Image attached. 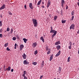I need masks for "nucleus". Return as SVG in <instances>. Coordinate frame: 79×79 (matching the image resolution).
I'll use <instances>...</instances> for the list:
<instances>
[{"label":"nucleus","instance_id":"nucleus-23","mask_svg":"<svg viewBox=\"0 0 79 79\" xmlns=\"http://www.w3.org/2000/svg\"><path fill=\"white\" fill-rule=\"evenodd\" d=\"M13 29L12 28L11 29H10V32L11 33V34H12V33H13Z\"/></svg>","mask_w":79,"mask_h":79},{"label":"nucleus","instance_id":"nucleus-7","mask_svg":"<svg viewBox=\"0 0 79 79\" xmlns=\"http://www.w3.org/2000/svg\"><path fill=\"white\" fill-rule=\"evenodd\" d=\"M52 33H53L54 34H55L56 35V32H57L55 30H53L52 31H50V33H52Z\"/></svg>","mask_w":79,"mask_h":79},{"label":"nucleus","instance_id":"nucleus-64","mask_svg":"<svg viewBox=\"0 0 79 79\" xmlns=\"http://www.w3.org/2000/svg\"><path fill=\"white\" fill-rule=\"evenodd\" d=\"M46 0V1H47V0Z\"/></svg>","mask_w":79,"mask_h":79},{"label":"nucleus","instance_id":"nucleus-53","mask_svg":"<svg viewBox=\"0 0 79 79\" xmlns=\"http://www.w3.org/2000/svg\"><path fill=\"white\" fill-rule=\"evenodd\" d=\"M61 6H62V7H63V6H64V4H61Z\"/></svg>","mask_w":79,"mask_h":79},{"label":"nucleus","instance_id":"nucleus-31","mask_svg":"<svg viewBox=\"0 0 79 79\" xmlns=\"http://www.w3.org/2000/svg\"><path fill=\"white\" fill-rule=\"evenodd\" d=\"M74 16H73L72 17V19H71V21H73L74 20Z\"/></svg>","mask_w":79,"mask_h":79},{"label":"nucleus","instance_id":"nucleus-19","mask_svg":"<svg viewBox=\"0 0 79 79\" xmlns=\"http://www.w3.org/2000/svg\"><path fill=\"white\" fill-rule=\"evenodd\" d=\"M40 1H39L37 3L38 5H40V3L42 2V0H40Z\"/></svg>","mask_w":79,"mask_h":79},{"label":"nucleus","instance_id":"nucleus-8","mask_svg":"<svg viewBox=\"0 0 79 79\" xmlns=\"http://www.w3.org/2000/svg\"><path fill=\"white\" fill-rule=\"evenodd\" d=\"M36 46H37V43L36 42L32 44V47H33L35 48Z\"/></svg>","mask_w":79,"mask_h":79},{"label":"nucleus","instance_id":"nucleus-51","mask_svg":"<svg viewBox=\"0 0 79 79\" xmlns=\"http://www.w3.org/2000/svg\"><path fill=\"white\" fill-rule=\"evenodd\" d=\"M16 46H17V44H16H16H15V47H16Z\"/></svg>","mask_w":79,"mask_h":79},{"label":"nucleus","instance_id":"nucleus-29","mask_svg":"<svg viewBox=\"0 0 79 79\" xmlns=\"http://www.w3.org/2000/svg\"><path fill=\"white\" fill-rule=\"evenodd\" d=\"M13 40H15L16 39V38L15 37H14L12 39Z\"/></svg>","mask_w":79,"mask_h":79},{"label":"nucleus","instance_id":"nucleus-17","mask_svg":"<svg viewBox=\"0 0 79 79\" xmlns=\"http://www.w3.org/2000/svg\"><path fill=\"white\" fill-rule=\"evenodd\" d=\"M52 59H53V54L51 55V56L50 57L49 61H51L52 60Z\"/></svg>","mask_w":79,"mask_h":79},{"label":"nucleus","instance_id":"nucleus-10","mask_svg":"<svg viewBox=\"0 0 79 79\" xmlns=\"http://www.w3.org/2000/svg\"><path fill=\"white\" fill-rule=\"evenodd\" d=\"M23 47H24V45L23 44H21L20 46V50H22L23 48Z\"/></svg>","mask_w":79,"mask_h":79},{"label":"nucleus","instance_id":"nucleus-30","mask_svg":"<svg viewBox=\"0 0 79 79\" xmlns=\"http://www.w3.org/2000/svg\"><path fill=\"white\" fill-rule=\"evenodd\" d=\"M74 11H73L71 13L72 16H73L74 15Z\"/></svg>","mask_w":79,"mask_h":79},{"label":"nucleus","instance_id":"nucleus-62","mask_svg":"<svg viewBox=\"0 0 79 79\" xmlns=\"http://www.w3.org/2000/svg\"><path fill=\"white\" fill-rule=\"evenodd\" d=\"M78 0V2H79V0Z\"/></svg>","mask_w":79,"mask_h":79},{"label":"nucleus","instance_id":"nucleus-18","mask_svg":"<svg viewBox=\"0 0 79 79\" xmlns=\"http://www.w3.org/2000/svg\"><path fill=\"white\" fill-rule=\"evenodd\" d=\"M23 40H24V42H25V43H26V42H27V39H26V38H23Z\"/></svg>","mask_w":79,"mask_h":79},{"label":"nucleus","instance_id":"nucleus-36","mask_svg":"<svg viewBox=\"0 0 79 79\" xmlns=\"http://www.w3.org/2000/svg\"><path fill=\"white\" fill-rule=\"evenodd\" d=\"M2 26V21H0V26Z\"/></svg>","mask_w":79,"mask_h":79},{"label":"nucleus","instance_id":"nucleus-15","mask_svg":"<svg viewBox=\"0 0 79 79\" xmlns=\"http://www.w3.org/2000/svg\"><path fill=\"white\" fill-rule=\"evenodd\" d=\"M61 44V43H60V41H58L55 43V45H59V44Z\"/></svg>","mask_w":79,"mask_h":79},{"label":"nucleus","instance_id":"nucleus-37","mask_svg":"<svg viewBox=\"0 0 79 79\" xmlns=\"http://www.w3.org/2000/svg\"><path fill=\"white\" fill-rule=\"evenodd\" d=\"M69 44L70 45V46H71L72 45V43L70 41V43H69Z\"/></svg>","mask_w":79,"mask_h":79},{"label":"nucleus","instance_id":"nucleus-4","mask_svg":"<svg viewBox=\"0 0 79 79\" xmlns=\"http://www.w3.org/2000/svg\"><path fill=\"white\" fill-rule=\"evenodd\" d=\"M6 6L5 4H3L2 6L0 8V10H3V9H4L5 8Z\"/></svg>","mask_w":79,"mask_h":79},{"label":"nucleus","instance_id":"nucleus-52","mask_svg":"<svg viewBox=\"0 0 79 79\" xmlns=\"http://www.w3.org/2000/svg\"><path fill=\"white\" fill-rule=\"evenodd\" d=\"M9 14L10 15H12V13H11V12H10Z\"/></svg>","mask_w":79,"mask_h":79},{"label":"nucleus","instance_id":"nucleus-35","mask_svg":"<svg viewBox=\"0 0 79 79\" xmlns=\"http://www.w3.org/2000/svg\"><path fill=\"white\" fill-rule=\"evenodd\" d=\"M65 6L66 7V9H67H67L68 8V6L67 5H65Z\"/></svg>","mask_w":79,"mask_h":79},{"label":"nucleus","instance_id":"nucleus-3","mask_svg":"<svg viewBox=\"0 0 79 79\" xmlns=\"http://www.w3.org/2000/svg\"><path fill=\"white\" fill-rule=\"evenodd\" d=\"M74 27H75V25L72 24L70 27V29H74Z\"/></svg>","mask_w":79,"mask_h":79},{"label":"nucleus","instance_id":"nucleus-40","mask_svg":"<svg viewBox=\"0 0 79 79\" xmlns=\"http://www.w3.org/2000/svg\"><path fill=\"white\" fill-rule=\"evenodd\" d=\"M51 31H53V27H52V26H51Z\"/></svg>","mask_w":79,"mask_h":79},{"label":"nucleus","instance_id":"nucleus-41","mask_svg":"<svg viewBox=\"0 0 79 79\" xmlns=\"http://www.w3.org/2000/svg\"><path fill=\"white\" fill-rule=\"evenodd\" d=\"M16 37H17V39H19V35H16Z\"/></svg>","mask_w":79,"mask_h":79},{"label":"nucleus","instance_id":"nucleus-26","mask_svg":"<svg viewBox=\"0 0 79 79\" xmlns=\"http://www.w3.org/2000/svg\"><path fill=\"white\" fill-rule=\"evenodd\" d=\"M55 35H56V34L55 33L52 36V39H53L54 37H55Z\"/></svg>","mask_w":79,"mask_h":79},{"label":"nucleus","instance_id":"nucleus-48","mask_svg":"<svg viewBox=\"0 0 79 79\" xmlns=\"http://www.w3.org/2000/svg\"><path fill=\"white\" fill-rule=\"evenodd\" d=\"M3 31L2 29H1L0 30V32H2Z\"/></svg>","mask_w":79,"mask_h":79},{"label":"nucleus","instance_id":"nucleus-58","mask_svg":"<svg viewBox=\"0 0 79 79\" xmlns=\"http://www.w3.org/2000/svg\"><path fill=\"white\" fill-rule=\"evenodd\" d=\"M0 17H1V18H2V15H1V16H0Z\"/></svg>","mask_w":79,"mask_h":79},{"label":"nucleus","instance_id":"nucleus-55","mask_svg":"<svg viewBox=\"0 0 79 79\" xmlns=\"http://www.w3.org/2000/svg\"><path fill=\"white\" fill-rule=\"evenodd\" d=\"M77 34H79V30H78V31L77 32Z\"/></svg>","mask_w":79,"mask_h":79},{"label":"nucleus","instance_id":"nucleus-59","mask_svg":"<svg viewBox=\"0 0 79 79\" xmlns=\"http://www.w3.org/2000/svg\"><path fill=\"white\" fill-rule=\"evenodd\" d=\"M4 68H5V66H4Z\"/></svg>","mask_w":79,"mask_h":79},{"label":"nucleus","instance_id":"nucleus-56","mask_svg":"<svg viewBox=\"0 0 79 79\" xmlns=\"http://www.w3.org/2000/svg\"><path fill=\"white\" fill-rule=\"evenodd\" d=\"M42 7L43 8H45V6H42Z\"/></svg>","mask_w":79,"mask_h":79},{"label":"nucleus","instance_id":"nucleus-1","mask_svg":"<svg viewBox=\"0 0 79 79\" xmlns=\"http://www.w3.org/2000/svg\"><path fill=\"white\" fill-rule=\"evenodd\" d=\"M32 21L33 22V23L34 24V26L35 27H37V25L38 24V23L37 22V20L35 19H33Z\"/></svg>","mask_w":79,"mask_h":79},{"label":"nucleus","instance_id":"nucleus-47","mask_svg":"<svg viewBox=\"0 0 79 79\" xmlns=\"http://www.w3.org/2000/svg\"><path fill=\"white\" fill-rule=\"evenodd\" d=\"M36 3H37V1L35 0V5H36Z\"/></svg>","mask_w":79,"mask_h":79},{"label":"nucleus","instance_id":"nucleus-27","mask_svg":"<svg viewBox=\"0 0 79 79\" xmlns=\"http://www.w3.org/2000/svg\"><path fill=\"white\" fill-rule=\"evenodd\" d=\"M61 22L62 23H66V20H62Z\"/></svg>","mask_w":79,"mask_h":79},{"label":"nucleus","instance_id":"nucleus-38","mask_svg":"<svg viewBox=\"0 0 79 79\" xmlns=\"http://www.w3.org/2000/svg\"><path fill=\"white\" fill-rule=\"evenodd\" d=\"M59 71H61V67H60L59 69Z\"/></svg>","mask_w":79,"mask_h":79},{"label":"nucleus","instance_id":"nucleus-33","mask_svg":"<svg viewBox=\"0 0 79 79\" xmlns=\"http://www.w3.org/2000/svg\"><path fill=\"white\" fill-rule=\"evenodd\" d=\"M37 54V51L36 50L35 52V55H36Z\"/></svg>","mask_w":79,"mask_h":79},{"label":"nucleus","instance_id":"nucleus-21","mask_svg":"<svg viewBox=\"0 0 79 79\" xmlns=\"http://www.w3.org/2000/svg\"><path fill=\"white\" fill-rule=\"evenodd\" d=\"M32 64H33V65H35H35L37 64V62H34L32 63Z\"/></svg>","mask_w":79,"mask_h":79},{"label":"nucleus","instance_id":"nucleus-49","mask_svg":"<svg viewBox=\"0 0 79 79\" xmlns=\"http://www.w3.org/2000/svg\"><path fill=\"white\" fill-rule=\"evenodd\" d=\"M47 51H48V52H49H49H51V50L49 49H48V50H47Z\"/></svg>","mask_w":79,"mask_h":79},{"label":"nucleus","instance_id":"nucleus-9","mask_svg":"<svg viewBox=\"0 0 79 79\" xmlns=\"http://www.w3.org/2000/svg\"><path fill=\"white\" fill-rule=\"evenodd\" d=\"M29 7L31 10L33 9V6H32V3H30L29 4Z\"/></svg>","mask_w":79,"mask_h":79},{"label":"nucleus","instance_id":"nucleus-60","mask_svg":"<svg viewBox=\"0 0 79 79\" xmlns=\"http://www.w3.org/2000/svg\"><path fill=\"white\" fill-rule=\"evenodd\" d=\"M42 3L44 4V2H42Z\"/></svg>","mask_w":79,"mask_h":79},{"label":"nucleus","instance_id":"nucleus-20","mask_svg":"<svg viewBox=\"0 0 79 79\" xmlns=\"http://www.w3.org/2000/svg\"><path fill=\"white\" fill-rule=\"evenodd\" d=\"M57 18H58V16H55V17H54V21H56V19H57Z\"/></svg>","mask_w":79,"mask_h":79},{"label":"nucleus","instance_id":"nucleus-32","mask_svg":"<svg viewBox=\"0 0 79 79\" xmlns=\"http://www.w3.org/2000/svg\"><path fill=\"white\" fill-rule=\"evenodd\" d=\"M6 50H7V51H10V49L9 48H8V47H7L6 48Z\"/></svg>","mask_w":79,"mask_h":79},{"label":"nucleus","instance_id":"nucleus-57","mask_svg":"<svg viewBox=\"0 0 79 79\" xmlns=\"http://www.w3.org/2000/svg\"><path fill=\"white\" fill-rule=\"evenodd\" d=\"M15 49H16V47H15L14 48Z\"/></svg>","mask_w":79,"mask_h":79},{"label":"nucleus","instance_id":"nucleus-13","mask_svg":"<svg viewBox=\"0 0 79 79\" xmlns=\"http://www.w3.org/2000/svg\"><path fill=\"white\" fill-rule=\"evenodd\" d=\"M5 71H10L11 70V67L9 66L7 68L6 70H5Z\"/></svg>","mask_w":79,"mask_h":79},{"label":"nucleus","instance_id":"nucleus-28","mask_svg":"<svg viewBox=\"0 0 79 79\" xmlns=\"http://www.w3.org/2000/svg\"><path fill=\"white\" fill-rule=\"evenodd\" d=\"M44 65V61H43L42 63V66L43 67V66Z\"/></svg>","mask_w":79,"mask_h":79},{"label":"nucleus","instance_id":"nucleus-46","mask_svg":"<svg viewBox=\"0 0 79 79\" xmlns=\"http://www.w3.org/2000/svg\"><path fill=\"white\" fill-rule=\"evenodd\" d=\"M24 8L25 9H26L27 8V7L26 6V5H24Z\"/></svg>","mask_w":79,"mask_h":79},{"label":"nucleus","instance_id":"nucleus-63","mask_svg":"<svg viewBox=\"0 0 79 79\" xmlns=\"http://www.w3.org/2000/svg\"><path fill=\"white\" fill-rule=\"evenodd\" d=\"M6 31H5V32H6Z\"/></svg>","mask_w":79,"mask_h":79},{"label":"nucleus","instance_id":"nucleus-11","mask_svg":"<svg viewBox=\"0 0 79 79\" xmlns=\"http://www.w3.org/2000/svg\"><path fill=\"white\" fill-rule=\"evenodd\" d=\"M23 64H29V62L27 61V60H24L23 61Z\"/></svg>","mask_w":79,"mask_h":79},{"label":"nucleus","instance_id":"nucleus-44","mask_svg":"<svg viewBox=\"0 0 79 79\" xmlns=\"http://www.w3.org/2000/svg\"><path fill=\"white\" fill-rule=\"evenodd\" d=\"M69 49H71V46H69Z\"/></svg>","mask_w":79,"mask_h":79},{"label":"nucleus","instance_id":"nucleus-6","mask_svg":"<svg viewBox=\"0 0 79 79\" xmlns=\"http://www.w3.org/2000/svg\"><path fill=\"white\" fill-rule=\"evenodd\" d=\"M60 53L61 51H60V50L59 51V52H58L56 55V57H58V56H60Z\"/></svg>","mask_w":79,"mask_h":79},{"label":"nucleus","instance_id":"nucleus-5","mask_svg":"<svg viewBox=\"0 0 79 79\" xmlns=\"http://www.w3.org/2000/svg\"><path fill=\"white\" fill-rule=\"evenodd\" d=\"M51 3V2H50V0H49L47 3V8H48V7H49V6H50V5Z\"/></svg>","mask_w":79,"mask_h":79},{"label":"nucleus","instance_id":"nucleus-39","mask_svg":"<svg viewBox=\"0 0 79 79\" xmlns=\"http://www.w3.org/2000/svg\"><path fill=\"white\" fill-rule=\"evenodd\" d=\"M50 51H48L47 52V54L48 55H49V54H50Z\"/></svg>","mask_w":79,"mask_h":79},{"label":"nucleus","instance_id":"nucleus-34","mask_svg":"<svg viewBox=\"0 0 79 79\" xmlns=\"http://www.w3.org/2000/svg\"><path fill=\"white\" fill-rule=\"evenodd\" d=\"M6 31H10V28L9 27H8L6 29Z\"/></svg>","mask_w":79,"mask_h":79},{"label":"nucleus","instance_id":"nucleus-14","mask_svg":"<svg viewBox=\"0 0 79 79\" xmlns=\"http://www.w3.org/2000/svg\"><path fill=\"white\" fill-rule=\"evenodd\" d=\"M56 48H57V50H59L61 48V46L60 45H58L56 46Z\"/></svg>","mask_w":79,"mask_h":79},{"label":"nucleus","instance_id":"nucleus-45","mask_svg":"<svg viewBox=\"0 0 79 79\" xmlns=\"http://www.w3.org/2000/svg\"><path fill=\"white\" fill-rule=\"evenodd\" d=\"M43 77V76H41L40 77V79H41Z\"/></svg>","mask_w":79,"mask_h":79},{"label":"nucleus","instance_id":"nucleus-16","mask_svg":"<svg viewBox=\"0 0 79 79\" xmlns=\"http://www.w3.org/2000/svg\"><path fill=\"white\" fill-rule=\"evenodd\" d=\"M40 40H42L44 43V42H45V41H44V37H43V36H41V37Z\"/></svg>","mask_w":79,"mask_h":79},{"label":"nucleus","instance_id":"nucleus-12","mask_svg":"<svg viewBox=\"0 0 79 79\" xmlns=\"http://www.w3.org/2000/svg\"><path fill=\"white\" fill-rule=\"evenodd\" d=\"M22 56H23L24 59H26V57H27V56H26V55L25 53H24L23 55H22Z\"/></svg>","mask_w":79,"mask_h":79},{"label":"nucleus","instance_id":"nucleus-2","mask_svg":"<svg viewBox=\"0 0 79 79\" xmlns=\"http://www.w3.org/2000/svg\"><path fill=\"white\" fill-rule=\"evenodd\" d=\"M27 72H26V71H23V73L22 74L23 77H24V78L23 79H27V77L25 76V74H26Z\"/></svg>","mask_w":79,"mask_h":79},{"label":"nucleus","instance_id":"nucleus-42","mask_svg":"<svg viewBox=\"0 0 79 79\" xmlns=\"http://www.w3.org/2000/svg\"><path fill=\"white\" fill-rule=\"evenodd\" d=\"M45 48H46V51L48 50V49H49V48H48V47H46Z\"/></svg>","mask_w":79,"mask_h":79},{"label":"nucleus","instance_id":"nucleus-50","mask_svg":"<svg viewBox=\"0 0 79 79\" xmlns=\"http://www.w3.org/2000/svg\"><path fill=\"white\" fill-rule=\"evenodd\" d=\"M10 71L11 72H13V69H11Z\"/></svg>","mask_w":79,"mask_h":79},{"label":"nucleus","instance_id":"nucleus-54","mask_svg":"<svg viewBox=\"0 0 79 79\" xmlns=\"http://www.w3.org/2000/svg\"><path fill=\"white\" fill-rule=\"evenodd\" d=\"M77 5L79 6V2H78L77 3Z\"/></svg>","mask_w":79,"mask_h":79},{"label":"nucleus","instance_id":"nucleus-22","mask_svg":"<svg viewBox=\"0 0 79 79\" xmlns=\"http://www.w3.org/2000/svg\"><path fill=\"white\" fill-rule=\"evenodd\" d=\"M71 59V57H69L68 58V60L67 61L68 62H69L70 61V59Z\"/></svg>","mask_w":79,"mask_h":79},{"label":"nucleus","instance_id":"nucleus-24","mask_svg":"<svg viewBox=\"0 0 79 79\" xmlns=\"http://www.w3.org/2000/svg\"><path fill=\"white\" fill-rule=\"evenodd\" d=\"M61 4H64V0H61Z\"/></svg>","mask_w":79,"mask_h":79},{"label":"nucleus","instance_id":"nucleus-43","mask_svg":"<svg viewBox=\"0 0 79 79\" xmlns=\"http://www.w3.org/2000/svg\"><path fill=\"white\" fill-rule=\"evenodd\" d=\"M0 37L1 38H2V37H3L2 36V34H0Z\"/></svg>","mask_w":79,"mask_h":79},{"label":"nucleus","instance_id":"nucleus-25","mask_svg":"<svg viewBox=\"0 0 79 79\" xmlns=\"http://www.w3.org/2000/svg\"><path fill=\"white\" fill-rule=\"evenodd\" d=\"M8 43L5 44L4 45V47H7V46H8Z\"/></svg>","mask_w":79,"mask_h":79},{"label":"nucleus","instance_id":"nucleus-61","mask_svg":"<svg viewBox=\"0 0 79 79\" xmlns=\"http://www.w3.org/2000/svg\"><path fill=\"white\" fill-rule=\"evenodd\" d=\"M37 6H38V7H39V6L38 5Z\"/></svg>","mask_w":79,"mask_h":79}]
</instances>
